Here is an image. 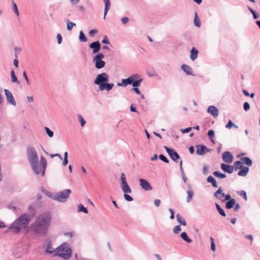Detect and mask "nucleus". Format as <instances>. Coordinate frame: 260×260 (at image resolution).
I'll return each instance as SVG.
<instances>
[{"mask_svg": "<svg viewBox=\"0 0 260 260\" xmlns=\"http://www.w3.org/2000/svg\"><path fill=\"white\" fill-rule=\"evenodd\" d=\"M124 198L127 201H132L133 200V198L127 194L126 193L124 194Z\"/></svg>", "mask_w": 260, "mask_h": 260, "instance_id": "49530a36", "label": "nucleus"}, {"mask_svg": "<svg viewBox=\"0 0 260 260\" xmlns=\"http://www.w3.org/2000/svg\"><path fill=\"white\" fill-rule=\"evenodd\" d=\"M105 2V9H104V18L105 19L106 15H107L110 7V2L109 0H104Z\"/></svg>", "mask_w": 260, "mask_h": 260, "instance_id": "4be33fe9", "label": "nucleus"}, {"mask_svg": "<svg viewBox=\"0 0 260 260\" xmlns=\"http://www.w3.org/2000/svg\"><path fill=\"white\" fill-rule=\"evenodd\" d=\"M216 208L218 210V211L219 212V213H220V214L224 217H225L226 216V214H225V213L224 212V211L222 209V208L220 207V206L218 204H216Z\"/></svg>", "mask_w": 260, "mask_h": 260, "instance_id": "f704fd0d", "label": "nucleus"}, {"mask_svg": "<svg viewBox=\"0 0 260 260\" xmlns=\"http://www.w3.org/2000/svg\"><path fill=\"white\" fill-rule=\"evenodd\" d=\"M164 148L171 158L174 161H176L179 158V154L173 149H170L167 146H164Z\"/></svg>", "mask_w": 260, "mask_h": 260, "instance_id": "6e6552de", "label": "nucleus"}, {"mask_svg": "<svg viewBox=\"0 0 260 260\" xmlns=\"http://www.w3.org/2000/svg\"><path fill=\"white\" fill-rule=\"evenodd\" d=\"M98 32V30L96 29H91L89 31V35L91 36H93L95 34Z\"/></svg>", "mask_w": 260, "mask_h": 260, "instance_id": "6e6d98bb", "label": "nucleus"}, {"mask_svg": "<svg viewBox=\"0 0 260 260\" xmlns=\"http://www.w3.org/2000/svg\"><path fill=\"white\" fill-rule=\"evenodd\" d=\"M169 211L171 213V215H170V218L171 219H173L174 218V211L172 209H169Z\"/></svg>", "mask_w": 260, "mask_h": 260, "instance_id": "4d7b16f0", "label": "nucleus"}, {"mask_svg": "<svg viewBox=\"0 0 260 260\" xmlns=\"http://www.w3.org/2000/svg\"><path fill=\"white\" fill-rule=\"evenodd\" d=\"M137 75H133L129 77L127 79H122L121 83H118L117 84L118 86H126L128 84H131L133 79H137Z\"/></svg>", "mask_w": 260, "mask_h": 260, "instance_id": "1a4fd4ad", "label": "nucleus"}, {"mask_svg": "<svg viewBox=\"0 0 260 260\" xmlns=\"http://www.w3.org/2000/svg\"><path fill=\"white\" fill-rule=\"evenodd\" d=\"M243 166L242 165V162L241 161H236L235 162L234 165L233 167L234 168V170H238L242 168Z\"/></svg>", "mask_w": 260, "mask_h": 260, "instance_id": "7c9ffc66", "label": "nucleus"}, {"mask_svg": "<svg viewBox=\"0 0 260 260\" xmlns=\"http://www.w3.org/2000/svg\"><path fill=\"white\" fill-rule=\"evenodd\" d=\"M136 79H133V81L131 84H132L133 86L134 87H138L140 85V83L142 81V79H139L136 80Z\"/></svg>", "mask_w": 260, "mask_h": 260, "instance_id": "c756f323", "label": "nucleus"}, {"mask_svg": "<svg viewBox=\"0 0 260 260\" xmlns=\"http://www.w3.org/2000/svg\"><path fill=\"white\" fill-rule=\"evenodd\" d=\"M51 217L49 212H44L37 216L28 230L39 237L45 236L50 225Z\"/></svg>", "mask_w": 260, "mask_h": 260, "instance_id": "f257e3e1", "label": "nucleus"}, {"mask_svg": "<svg viewBox=\"0 0 260 260\" xmlns=\"http://www.w3.org/2000/svg\"><path fill=\"white\" fill-rule=\"evenodd\" d=\"M64 235L67 236H70V237H72L74 236V233L70 232V233H64Z\"/></svg>", "mask_w": 260, "mask_h": 260, "instance_id": "338daca9", "label": "nucleus"}, {"mask_svg": "<svg viewBox=\"0 0 260 260\" xmlns=\"http://www.w3.org/2000/svg\"><path fill=\"white\" fill-rule=\"evenodd\" d=\"M26 154L29 162L35 173L37 175L41 174L42 176H44L47 166L46 159L43 156H41L40 162L38 164V154L35 148L32 146L28 147Z\"/></svg>", "mask_w": 260, "mask_h": 260, "instance_id": "f03ea898", "label": "nucleus"}, {"mask_svg": "<svg viewBox=\"0 0 260 260\" xmlns=\"http://www.w3.org/2000/svg\"><path fill=\"white\" fill-rule=\"evenodd\" d=\"M113 86L114 84L113 83H107L105 82V83L101 84L100 86H99V89L101 91L106 90L107 91H109L112 89Z\"/></svg>", "mask_w": 260, "mask_h": 260, "instance_id": "4468645a", "label": "nucleus"}, {"mask_svg": "<svg viewBox=\"0 0 260 260\" xmlns=\"http://www.w3.org/2000/svg\"><path fill=\"white\" fill-rule=\"evenodd\" d=\"M79 38L81 42H85L87 41V38L82 31H80Z\"/></svg>", "mask_w": 260, "mask_h": 260, "instance_id": "2f4dec72", "label": "nucleus"}, {"mask_svg": "<svg viewBox=\"0 0 260 260\" xmlns=\"http://www.w3.org/2000/svg\"><path fill=\"white\" fill-rule=\"evenodd\" d=\"M187 197L186 202L189 203L192 199V197L193 196V192L192 190H189L187 191Z\"/></svg>", "mask_w": 260, "mask_h": 260, "instance_id": "c85d7f7f", "label": "nucleus"}, {"mask_svg": "<svg viewBox=\"0 0 260 260\" xmlns=\"http://www.w3.org/2000/svg\"><path fill=\"white\" fill-rule=\"evenodd\" d=\"M121 21L123 24H126L128 21V18L124 17L121 18Z\"/></svg>", "mask_w": 260, "mask_h": 260, "instance_id": "5fc2aeb1", "label": "nucleus"}, {"mask_svg": "<svg viewBox=\"0 0 260 260\" xmlns=\"http://www.w3.org/2000/svg\"><path fill=\"white\" fill-rule=\"evenodd\" d=\"M240 170L238 175L240 176H246L249 171L248 167L245 166H242Z\"/></svg>", "mask_w": 260, "mask_h": 260, "instance_id": "a211bd4d", "label": "nucleus"}, {"mask_svg": "<svg viewBox=\"0 0 260 260\" xmlns=\"http://www.w3.org/2000/svg\"><path fill=\"white\" fill-rule=\"evenodd\" d=\"M207 181L212 184V186L214 187H217V184L215 179L211 176H209L207 178Z\"/></svg>", "mask_w": 260, "mask_h": 260, "instance_id": "393cba45", "label": "nucleus"}, {"mask_svg": "<svg viewBox=\"0 0 260 260\" xmlns=\"http://www.w3.org/2000/svg\"><path fill=\"white\" fill-rule=\"evenodd\" d=\"M13 10H14V12L15 14L17 16H19L18 10L16 4L15 3H14V2H13Z\"/></svg>", "mask_w": 260, "mask_h": 260, "instance_id": "58836bf2", "label": "nucleus"}, {"mask_svg": "<svg viewBox=\"0 0 260 260\" xmlns=\"http://www.w3.org/2000/svg\"><path fill=\"white\" fill-rule=\"evenodd\" d=\"M68 158H64L63 160V162H62V165H63V166H67V165L68 164Z\"/></svg>", "mask_w": 260, "mask_h": 260, "instance_id": "69168bd1", "label": "nucleus"}, {"mask_svg": "<svg viewBox=\"0 0 260 260\" xmlns=\"http://www.w3.org/2000/svg\"><path fill=\"white\" fill-rule=\"evenodd\" d=\"M243 107H244V109L246 111H247L248 110H249L250 109V105H249V103L247 102H245L244 103Z\"/></svg>", "mask_w": 260, "mask_h": 260, "instance_id": "3c124183", "label": "nucleus"}, {"mask_svg": "<svg viewBox=\"0 0 260 260\" xmlns=\"http://www.w3.org/2000/svg\"><path fill=\"white\" fill-rule=\"evenodd\" d=\"M122 190L123 191L126 193H131L132 190L130 188L129 186L128 185L127 183L122 184Z\"/></svg>", "mask_w": 260, "mask_h": 260, "instance_id": "bb28decb", "label": "nucleus"}, {"mask_svg": "<svg viewBox=\"0 0 260 260\" xmlns=\"http://www.w3.org/2000/svg\"><path fill=\"white\" fill-rule=\"evenodd\" d=\"M70 193L71 190L70 189H64L62 191L55 194L53 197V199L59 202H64L69 197Z\"/></svg>", "mask_w": 260, "mask_h": 260, "instance_id": "39448f33", "label": "nucleus"}, {"mask_svg": "<svg viewBox=\"0 0 260 260\" xmlns=\"http://www.w3.org/2000/svg\"><path fill=\"white\" fill-rule=\"evenodd\" d=\"M54 251L55 255L65 260L69 259L71 256L72 250L66 244L61 245Z\"/></svg>", "mask_w": 260, "mask_h": 260, "instance_id": "20e7f679", "label": "nucleus"}, {"mask_svg": "<svg viewBox=\"0 0 260 260\" xmlns=\"http://www.w3.org/2000/svg\"><path fill=\"white\" fill-rule=\"evenodd\" d=\"M181 68L187 75H192V69L189 66L183 64L181 66Z\"/></svg>", "mask_w": 260, "mask_h": 260, "instance_id": "6ab92c4d", "label": "nucleus"}, {"mask_svg": "<svg viewBox=\"0 0 260 260\" xmlns=\"http://www.w3.org/2000/svg\"><path fill=\"white\" fill-rule=\"evenodd\" d=\"M11 77L12 82H17L18 83H19V82L18 81L17 78L15 76L13 70H12L11 72Z\"/></svg>", "mask_w": 260, "mask_h": 260, "instance_id": "c9c22d12", "label": "nucleus"}, {"mask_svg": "<svg viewBox=\"0 0 260 260\" xmlns=\"http://www.w3.org/2000/svg\"><path fill=\"white\" fill-rule=\"evenodd\" d=\"M211 250L214 251L216 249V246L214 242H212L211 246Z\"/></svg>", "mask_w": 260, "mask_h": 260, "instance_id": "0e129e2a", "label": "nucleus"}, {"mask_svg": "<svg viewBox=\"0 0 260 260\" xmlns=\"http://www.w3.org/2000/svg\"><path fill=\"white\" fill-rule=\"evenodd\" d=\"M140 184L141 187L144 189L145 190H151L152 189V187L149 184V183L144 179H139Z\"/></svg>", "mask_w": 260, "mask_h": 260, "instance_id": "9b49d317", "label": "nucleus"}, {"mask_svg": "<svg viewBox=\"0 0 260 260\" xmlns=\"http://www.w3.org/2000/svg\"><path fill=\"white\" fill-rule=\"evenodd\" d=\"M194 25L198 27H199L200 26V21L196 14L194 17Z\"/></svg>", "mask_w": 260, "mask_h": 260, "instance_id": "4c0bfd02", "label": "nucleus"}, {"mask_svg": "<svg viewBox=\"0 0 260 260\" xmlns=\"http://www.w3.org/2000/svg\"><path fill=\"white\" fill-rule=\"evenodd\" d=\"M235 127L236 128H238V126L237 125H235L233 122L232 121L230 120L228 123V124L226 125L225 126V127L226 128H231L232 127Z\"/></svg>", "mask_w": 260, "mask_h": 260, "instance_id": "e433bc0d", "label": "nucleus"}, {"mask_svg": "<svg viewBox=\"0 0 260 260\" xmlns=\"http://www.w3.org/2000/svg\"><path fill=\"white\" fill-rule=\"evenodd\" d=\"M30 221V216L29 214H22L11 225L9 229L13 233L18 234L20 231L27 227Z\"/></svg>", "mask_w": 260, "mask_h": 260, "instance_id": "7ed1b4c3", "label": "nucleus"}, {"mask_svg": "<svg viewBox=\"0 0 260 260\" xmlns=\"http://www.w3.org/2000/svg\"><path fill=\"white\" fill-rule=\"evenodd\" d=\"M45 129L49 137H52L53 136V132L52 131H51L48 127H45Z\"/></svg>", "mask_w": 260, "mask_h": 260, "instance_id": "ea45409f", "label": "nucleus"}, {"mask_svg": "<svg viewBox=\"0 0 260 260\" xmlns=\"http://www.w3.org/2000/svg\"><path fill=\"white\" fill-rule=\"evenodd\" d=\"M23 76L24 78V79H25V80H26V81L27 82V84L28 85L29 84V80H28V78L27 77L26 73L25 71H23Z\"/></svg>", "mask_w": 260, "mask_h": 260, "instance_id": "864d4df0", "label": "nucleus"}, {"mask_svg": "<svg viewBox=\"0 0 260 260\" xmlns=\"http://www.w3.org/2000/svg\"><path fill=\"white\" fill-rule=\"evenodd\" d=\"M104 58V55L102 53H99L96 55L93 58V61L95 62V67L98 69H100L104 67L105 62L102 60Z\"/></svg>", "mask_w": 260, "mask_h": 260, "instance_id": "423d86ee", "label": "nucleus"}, {"mask_svg": "<svg viewBox=\"0 0 260 260\" xmlns=\"http://www.w3.org/2000/svg\"><path fill=\"white\" fill-rule=\"evenodd\" d=\"M181 237L187 243H191L192 240L188 237L185 232H183L181 234Z\"/></svg>", "mask_w": 260, "mask_h": 260, "instance_id": "cd10ccee", "label": "nucleus"}, {"mask_svg": "<svg viewBox=\"0 0 260 260\" xmlns=\"http://www.w3.org/2000/svg\"><path fill=\"white\" fill-rule=\"evenodd\" d=\"M57 39L58 43L60 44L62 41V37H61V36L60 34H58L57 35Z\"/></svg>", "mask_w": 260, "mask_h": 260, "instance_id": "13d9d810", "label": "nucleus"}, {"mask_svg": "<svg viewBox=\"0 0 260 260\" xmlns=\"http://www.w3.org/2000/svg\"><path fill=\"white\" fill-rule=\"evenodd\" d=\"M222 159L227 164H231L233 160V156L229 151H225L222 153Z\"/></svg>", "mask_w": 260, "mask_h": 260, "instance_id": "9d476101", "label": "nucleus"}, {"mask_svg": "<svg viewBox=\"0 0 260 260\" xmlns=\"http://www.w3.org/2000/svg\"><path fill=\"white\" fill-rule=\"evenodd\" d=\"M213 174L219 178H224L226 177V175L225 174H222L219 173L218 171H215L213 172Z\"/></svg>", "mask_w": 260, "mask_h": 260, "instance_id": "72a5a7b5", "label": "nucleus"}, {"mask_svg": "<svg viewBox=\"0 0 260 260\" xmlns=\"http://www.w3.org/2000/svg\"><path fill=\"white\" fill-rule=\"evenodd\" d=\"M241 161L243 164H246L249 166H251L252 165V161L248 157H245L241 158Z\"/></svg>", "mask_w": 260, "mask_h": 260, "instance_id": "a878e982", "label": "nucleus"}, {"mask_svg": "<svg viewBox=\"0 0 260 260\" xmlns=\"http://www.w3.org/2000/svg\"><path fill=\"white\" fill-rule=\"evenodd\" d=\"M198 51L194 48H192L190 51V58L191 60L194 61L197 57Z\"/></svg>", "mask_w": 260, "mask_h": 260, "instance_id": "412c9836", "label": "nucleus"}, {"mask_svg": "<svg viewBox=\"0 0 260 260\" xmlns=\"http://www.w3.org/2000/svg\"><path fill=\"white\" fill-rule=\"evenodd\" d=\"M78 117L81 122V125L82 126H83L85 125L86 121L84 120V119L83 118V117L81 115H78Z\"/></svg>", "mask_w": 260, "mask_h": 260, "instance_id": "c03bdc74", "label": "nucleus"}, {"mask_svg": "<svg viewBox=\"0 0 260 260\" xmlns=\"http://www.w3.org/2000/svg\"><path fill=\"white\" fill-rule=\"evenodd\" d=\"M53 251L54 250H53V248H52L51 244H49L46 249V252L51 253L53 252Z\"/></svg>", "mask_w": 260, "mask_h": 260, "instance_id": "de8ad7c7", "label": "nucleus"}, {"mask_svg": "<svg viewBox=\"0 0 260 260\" xmlns=\"http://www.w3.org/2000/svg\"><path fill=\"white\" fill-rule=\"evenodd\" d=\"M236 201L234 199H232L226 202L225 206L227 209H231L235 205Z\"/></svg>", "mask_w": 260, "mask_h": 260, "instance_id": "5701e85b", "label": "nucleus"}, {"mask_svg": "<svg viewBox=\"0 0 260 260\" xmlns=\"http://www.w3.org/2000/svg\"><path fill=\"white\" fill-rule=\"evenodd\" d=\"M89 47L93 49L92 53L95 54L98 53L100 50L101 44L99 41H95L91 43Z\"/></svg>", "mask_w": 260, "mask_h": 260, "instance_id": "ddd939ff", "label": "nucleus"}, {"mask_svg": "<svg viewBox=\"0 0 260 260\" xmlns=\"http://www.w3.org/2000/svg\"><path fill=\"white\" fill-rule=\"evenodd\" d=\"M159 159L160 160H161L162 161H164L165 162H166V163H168L169 162V160L167 158V157L166 156H165L162 154H160L159 155Z\"/></svg>", "mask_w": 260, "mask_h": 260, "instance_id": "37998d69", "label": "nucleus"}, {"mask_svg": "<svg viewBox=\"0 0 260 260\" xmlns=\"http://www.w3.org/2000/svg\"><path fill=\"white\" fill-rule=\"evenodd\" d=\"M224 196V193L222 192L221 187H219L218 189L214 193V197L222 202L223 201Z\"/></svg>", "mask_w": 260, "mask_h": 260, "instance_id": "f3484780", "label": "nucleus"}, {"mask_svg": "<svg viewBox=\"0 0 260 260\" xmlns=\"http://www.w3.org/2000/svg\"><path fill=\"white\" fill-rule=\"evenodd\" d=\"M225 198L223 199V201L225 202V201H230L231 199V197L230 194H226L224 196Z\"/></svg>", "mask_w": 260, "mask_h": 260, "instance_id": "bf43d9fd", "label": "nucleus"}, {"mask_svg": "<svg viewBox=\"0 0 260 260\" xmlns=\"http://www.w3.org/2000/svg\"><path fill=\"white\" fill-rule=\"evenodd\" d=\"M239 194L242 197H243L245 200V201L247 200V197L246 195V192L244 190L240 191L238 192Z\"/></svg>", "mask_w": 260, "mask_h": 260, "instance_id": "a19ab883", "label": "nucleus"}, {"mask_svg": "<svg viewBox=\"0 0 260 260\" xmlns=\"http://www.w3.org/2000/svg\"><path fill=\"white\" fill-rule=\"evenodd\" d=\"M206 149V147L204 145H197L196 153L199 155H202L205 153Z\"/></svg>", "mask_w": 260, "mask_h": 260, "instance_id": "aec40b11", "label": "nucleus"}, {"mask_svg": "<svg viewBox=\"0 0 260 260\" xmlns=\"http://www.w3.org/2000/svg\"><path fill=\"white\" fill-rule=\"evenodd\" d=\"M76 26V24L72 22H67V29L68 30H71L73 26Z\"/></svg>", "mask_w": 260, "mask_h": 260, "instance_id": "79ce46f5", "label": "nucleus"}, {"mask_svg": "<svg viewBox=\"0 0 260 260\" xmlns=\"http://www.w3.org/2000/svg\"><path fill=\"white\" fill-rule=\"evenodd\" d=\"M180 231H181V228H180V225H176L173 229V232L175 234H177Z\"/></svg>", "mask_w": 260, "mask_h": 260, "instance_id": "09e8293b", "label": "nucleus"}, {"mask_svg": "<svg viewBox=\"0 0 260 260\" xmlns=\"http://www.w3.org/2000/svg\"><path fill=\"white\" fill-rule=\"evenodd\" d=\"M121 180L122 184L127 183V182L126 181L125 176V175L124 173L121 174Z\"/></svg>", "mask_w": 260, "mask_h": 260, "instance_id": "8fccbe9b", "label": "nucleus"}, {"mask_svg": "<svg viewBox=\"0 0 260 260\" xmlns=\"http://www.w3.org/2000/svg\"><path fill=\"white\" fill-rule=\"evenodd\" d=\"M108 81V76L105 73H103L99 74L95 80H94V83L99 85L103 84Z\"/></svg>", "mask_w": 260, "mask_h": 260, "instance_id": "0eeeda50", "label": "nucleus"}, {"mask_svg": "<svg viewBox=\"0 0 260 260\" xmlns=\"http://www.w3.org/2000/svg\"><path fill=\"white\" fill-rule=\"evenodd\" d=\"M4 91L8 101L12 105L15 106L16 104L11 92L7 89H5Z\"/></svg>", "mask_w": 260, "mask_h": 260, "instance_id": "f8f14e48", "label": "nucleus"}, {"mask_svg": "<svg viewBox=\"0 0 260 260\" xmlns=\"http://www.w3.org/2000/svg\"><path fill=\"white\" fill-rule=\"evenodd\" d=\"M191 128H192L190 127H187L185 129H181V132L182 133H188L189 132H190L191 129Z\"/></svg>", "mask_w": 260, "mask_h": 260, "instance_id": "603ef678", "label": "nucleus"}, {"mask_svg": "<svg viewBox=\"0 0 260 260\" xmlns=\"http://www.w3.org/2000/svg\"><path fill=\"white\" fill-rule=\"evenodd\" d=\"M208 112L214 117H216L218 115V110L214 106H210L208 109Z\"/></svg>", "mask_w": 260, "mask_h": 260, "instance_id": "dca6fc26", "label": "nucleus"}, {"mask_svg": "<svg viewBox=\"0 0 260 260\" xmlns=\"http://www.w3.org/2000/svg\"><path fill=\"white\" fill-rule=\"evenodd\" d=\"M102 43H105V44H109V41L108 40V38L106 36H105L103 40H102Z\"/></svg>", "mask_w": 260, "mask_h": 260, "instance_id": "052dcab7", "label": "nucleus"}, {"mask_svg": "<svg viewBox=\"0 0 260 260\" xmlns=\"http://www.w3.org/2000/svg\"><path fill=\"white\" fill-rule=\"evenodd\" d=\"M132 90L135 91L138 94H140L141 93L139 89L137 88H133L132 89Z\"/></svg>", "mask_w": 260, "mask_h": 260, "instance_id": "774afa93", "label": "nucleus"}, {"mask_svg": "<svg viewBox=\"0 0 260 260\" xmlns=\"http://www.w3.org/2000/svg\"><path fill=\"white\" fill-rule=\"evenodd\" d=\"M208 136H209L210 138H211L213 137H214V131H213V130H212V129H211V130H210V131H209V132H208ZM211 141H212V142L214 143V141H213V140H212V139H211Z\"/></svg>", "mask_w": 260, "mask_h": 260, "instance_id": "a18cd8bd", "label": "nucleus"}, {"mask_svg": "<svg viewBox=\"0 0 260 260\" xmlns=\"http://www.w3.org/2000/svg\"><path fill=\"white\" fill-rule=\"evenodd\" d=\"M160 201L158 199H156L154 200V205L156 207H158L160 205Z\"/></svg>", "mask_w": 260, "mask_h": 260, "instance_id": "e2e57ef3", "label": "nucleus"}, {"mask_svg": "<svg viewBox=\"0 0 260 260\" xmlns=\"http://www.w3.org/2000/svg\"><path fill=\"white\" fill-rule=\"evenodd\" d=\"M221 169L225 172L228 173H232L233 172L234 170V167L226 165L225 164H221Z\"/></svg>", "mask_w": 260, "mask_h": 260, "instance_id": "2eb2a0df", "label": "nucleus"}, {"mask_svg": "<svg viewBox=\"0 0 260 260\" xmlns=\"http://www.w3.org/2000/svg\"><path fill=\"white\" fill-rule=\"evenodd\" d=\"M50 156L52 158H53V157H54L55 156H58L60 159H62L61 156L60 154H58V153H56V154H50Z\"/></svg>", "mask_w": 260, "mask_h": 260, "instance_id": "680f3d73", "label": "nucleus"}, {"mask_svg": "<svg viewBox=\"0 0 260 260\" xmlns=\"http://www.w3.org/2000/svg\"><path fill=\"white\" fill-rule=\"evenodd\" d=\"M176 219L177 221L181 224L184 226H185L186 225L185 220L183 218H182V217L179 214H177L176 215Z\"/></svg>", "mask_w": 260, "mask_h": 260, "instance_id": "b1692460", "label": "nucleus"}, {"mask_svg": "<svg viewBox=\"0 0 260 260\" xmlns=\"http://www.w3.org/2000/svg\"><path fill=\"white\" fill-rule=\"evenodd\" d=\"M78 211L79 212H83L86 214L88 213V210L86 209V208L84 207V206L82 204H79L78 205Z\"/></svg>", "mask_w": 260, "mask_h": 260, "instance_id": "473e14b6", "label": "nucleus"}]
</instances>
